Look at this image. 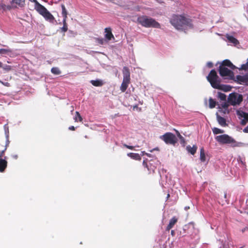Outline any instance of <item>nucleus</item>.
Returning <instances> with one entry per match:
<instances>
[{
  "label": "nucleus",
  "mask_w": 248,
  "mask_h": 248,
  "mask_svg": "<svg viewBox=\"0 0 248 248\" xmlns=\"http://www.w3.org/2000/svg\"><path fill=\"white\" fill-rule=\"evenodd\" d=\"M170 22L177 30L182 29L183 27L191 25V19L178 15H173L170 20Z\"/></svg>",
  "instance_id": "nucleus-1"
},
{
  "label": "nucleus",
  "mask_w": 248,
  "mask_h": 248,
  "mask_svg": "<svg viewBox=\"0 0 248 248\" xmlns=\"http://www.w3.org/2000/svg\"><path fill=\"white\" fill-rule=\"evenodd\" d=\"M137 22L142 26L146 28H160V24L155 19L146 16H140L137 18Z\"/></svg>",
  "instance_id": "nucleus-2"
},
{
  "label": "nucleus",
  "mask_w": 248,
  "mask_h": 248,
  "mask_svg": "<svg viewBox=\"0 0 248 248\" xmlns=\"http://www.w3.org/2000/svg\"><path fill=\"white\" fill-rule=\"evenodd\" d=\"M34 9L46 20L51 23H53L55 20L54 16L46 9V8L41 4L39 2L34 5Z\"/></svg>",
  "instance_id": "nucleus-3"
},
{
  "label": "nucleus",
  "mask_w": 248,
  "mask_h": 248,
  "mask_svg": "<svg viewBox=\"0 0 248 248\" xmlns=\"http://www.w3.org/2000/svg\"><path fill=\"white\" fill-rule=\"evenodd\" d=\"M123 73L124 78L120 89L122 92H124L126 90L130 80V73L128 68L124 66L123 68Z\"/></svg>",
  "instance_id": "nucleus-4"
},
{
  "label": "nucleus",
  "mask_w": 248,
  "mask_h": 248,
  "mask_svg": "<svg viewBox=\"0 0 248 248\" xmlns=\"http://www.w3.org/2000/svg\"><path fill=\"white\" fill-rule=\"evenodd\" d=\"M160 139L167 144L174 146L178 142L176 136L171 132H167L160 136Z\"/></svg>",
  "instance_id": "nucleus-5"
},
{
  "label": "nucleus",
  "mask_w": 248,
  "mask_h": 248,
  "mask_svg": "<svg viewBox=\"0 0 248 248\" xmlns=\"http://www.w3.org/2000/svg\"><path fill=\"white\" fill-rule=\"evenodd\" d=\"M215 139L217 141L221 144H231L233 147L237 146L236 141L232 137L229 136L228 135L224 134L219 136H217Z\"/></svg>",
  "instance_id": "nucleus-6"
},
{
  "label": "nucleus",
  "mask_w": 248,
  "mask_h": 248,
  "mask_svg": "<svg viewBox=\"0 0 248 248\" xmlns=\"http://www.w3.org/2000/svg\"><path fill=\"white\" fill-rule=\"evenodd\" d=\"M208 81L210 83L211 86L214 88L217 84L220 82V79L217 76L215 70H212L207 77Z\"/></svg>",
  "instance_id": "nucleus-7"
},
{
  "label": "nucleus",
  "mask_w": 248,
  "mask_h": 248,
  "mask_svg": "<svg viewBox=\"0 0 248 248\" xmlns=\"http://www.w3.org/2000/svg\"><path fill=\"white\" fill-rule=\"evenodd\" d=\"M242 101V95L236 93H231L228 98V102L232 106L239 105Z\"/></svg>",
  "instance_id": "nucleus-8"
},
{
  "label": "nucleus",
  "mask_w": 248,
  "mask_h": 248,
  "mask_svg": "<svg viewBox=\"0 0 248 248\" xmlns=\"http://www.w3.org/2000/svg\"><path fill=\"white\" fill-rule=\"evenodd\" d=\"M6 150V148H4L2 150H0V172H3L7 167L8 162L6 160V156H4V158H2L4 155L5 152Z\"/></svg>",
  "instance_id": "nucleus-9"
},
{
  "label": "nucleus",
  "mask_w": 248,
  "mask_h": 248,
  "mask_svg": "<svg viewBox=\"0 0 248 248\" xmlns=\"http://www.w3.org/2000/svg\"><path fill=\"white\" fill-rule=\"evenodd\" d=\"M218 71L221 77H229L231 79L234 77L233 72L224 66H219Z\"/></svg>",
  "instance_id": "nucleus-10"
},
{
  "label": "nucleus",
  "mask_w": 248,
  "mask_h": 248,
  "mask_svg": "<svg viewBox=\"0 0 248 248\" xmlns=\"http://www.w3.org/2000/svg\"><path fill=\"white\" fill-rule=\"evenodd\" d=\"M214 88L220 90L224 92H229L231 90L232 87L228 85L221 84L220 82H219Z\"/></svg>",
  "instance_id": "nucleus-11"
},
{
  "label": "nucleus",
  "mask_w": 248,
  "mask_h": 248,
  "mask_svg": "<svg viewBox=\"0 0 248 248\" xmlns=\"http://www.w3.org/2000/svg\"><path fill=\"white\" fill-rule=\"evenodd\" d=\"M11 4L13 7H23L25 5V0H12Z\"/></svg>",
  "instance_id": "nucleus-12"
},
{
  "label": "nucleus",
  "mask_w": 248,
  "mask_h": 248,
  "mask_svg": "<svg viewBox=\"0 0 248 248\" xmlns=\"http://www.w3.org/2000/svg\"><path fill=\"white\" fill-rule=\"evenodd\" d=\"M105 37L108 40L110 41L112 39H114V37L112 33L111 29L110 28H106L105 29Z\"/></svg>",
  "instance_id": "nucleus-13"
},
{
  "label": "nucleus",
  "mask_w": 248,
  "mask_h": 248,
  "mask_svg": "<svg viewBox=\"0 0 248 248\" xmlns=\"http://www.w3.org/2000/svg\"><path fill=\"white\" fill-rule=\"evenodd\" d=\"M220 66H224L225 67L226 66H227L232 70L236 68V67L232 63V62L228 59L223 61Z\"/></svg>",
  "instance_id": "nucleus-14"
},
{
  "label": "nucleus",
  "mask_w": 248,
  "mask_h": 248,
  "mask_svg": "<svg viewBox=\"0 0 248 248\" xmlns=\"http://www.w3.org/2000/svg\"><path fill=\"white\" fill-rule=\"evenodd\" d=\"M177 221L178 219L175 217H174L172 218H171L170 220L169 224L166 227V231H169L173 227V226L177 223Z\"/></svg>",
  "instance_id": "nucleus-15"
},
{
  "label": "nucleus",
  "mask_w": 248,
  "mask_h": 248,
  "mask_svg": "<svg viewBox=\"0 0 248 248\" xmlns=\"http://www.w3.org/2000/svg\"><path fill=\"white\" fill-rule=\"evenodd\" d=\"M216 114H217V121L218 124L222 126H223V127L226 126L227 125L226 124V119L224 118L219 115L217 113Z\"/></svg>",
  "instance_id": "nucleus-16"
},
{
  "label": "nucleus",
  "mask_w": 248,
  "mask_h": 248,
  "mask_svg": "<svg viewBox=\"0 0 248 248\" xmlns=\"http://www.w3.org/2000/svg\"><path fill=\"white\" fill-rule=\"evenodd\" d=\"M127 155L131 158L136 160H140L141 159L140 155L137 153H129Z\"/></svg>",
  "instance_id": "nucleus-17"
},
{
  "label": "nucleus",
  "mask_w": 248,
  "mask_h": 248,
  "mask_svg": "<svg viewBox=\"0 0 248 248\" xmlns=\"http://www.w3.org/2000/svg\"><path fill=\"white\" fill-rule=\"evenodd\" d=\"M197 149V147L195 145H194L192 147L190 145H188L186 147L187 151L192 155H194L196 153Z\"/></svg>",
  "instance_id": "nucleus-18"
},
{
  "label": "nucleus",
  "mask_w": 248,
  "mask_h": 248,
  "mask_svg": "<svg viewBox=\"0 0 248 248\" xmlns=\"http://www.w3.org/2000/svg\"><path fill=\"white\" fill-rule=\"evenodd\" d=\"M226 38L230 43H232L234 45H236L239 44L238 41L232 36L227 34L226 35Z\"/></svg>",
  "instance_id": "nucleus-19"
},
{
  "label": "nucleus",
  "mask_w": 248,
  "mask_h": 248,
  "mask_svg": "<svg viewBox=\"0 0 248 248\" xmlns=\"http://www.w3.org/2000/svg\"><path fill=\"white\" fill-rule=\"evenodd\" d=\"M236 79L240 84L247 82L246 75L244 76L237 75L236 76Z\"/></svg>",
  "instance_id": "nucleus-20"
},
{
  "label": "nucleus",
  "mask_w": 248,
  "mask_h": 248,
  "mask_svg": "<svg viewBox=\"0 0 248 248\" xmlns=\"http://www.w3.org/2000/svg\"><path fill=\"white\" fill-rule=\"evenodd\" d=\"M90 82L95 87H100L103 85V82L99 79L92 80Z\"/></svg>",
  "instance_id": "nucleus-21"
},
{
  "label": "nucleus",
  "mask_w": 248,
  "mask_h": 248,
  "mask_svg": "<svg viewBox=\"0 0 248 248\" xmlns=\"http://www.w3.org/2000/svg\"><path fill=\"white\" fill-rule=\"evenodd\" d=\"M66 20L67 18L63 19V27L61 28L60 29L62 32H65L68 31V25L66 23Z\"/></svg>",
  "instance_id": "nucleus-22"
},
{
  "label": "nucleus",
  "mask_w": 248,
  "mask_h": 248,
  "mask_svg": "<svg viewBox=\"0 0 248 248\" xmlns=\"http://www.w3.org/2000/svg\"><path fill=\"white\" fill-rule=\"evenodd\" d=\"M142 164L145 168L148 169L149 171V173H151V172L154 173V169L152 168L151 166H149L147 162V159L143 160Z\"/></svg>",
  "instance_id": "nucleus-23"
},
{
  "label": "nucleus",
  "mask_w": 248,
  "mask_h": 248,
  "mask_svg": "<svg viewBox=\"0 0 248 248\" xmlns=\"http://www.w3.org/2000/svg\"><path fill=\"white\" fill-rule=\"evenodd\" d=\"M174 130L175 131L176 134L177 136V137L180 140V142L181 144H185L186 141L184 138L180 134V132L176 129H174Z\"/></svg>",
  "instance_id": "nucleus-24"
},
{
  "label": "nucleus",
  "mask_w": 248,
  "mask_h": 248,
  "mask_svg": "<svg viewBox=\"0 0 248 248\" xmlns=\"http://www.w3.org/2000/svg\"><path fill=\"white\" fill-rule=\"evenodd\" d=\"M217 104V102L214 100L212 98L210 97L209 99V107L210 108H214L216 105Z\"/></svg>",
  "instance_id": "nucleus-25"
},
{
  "label": "nucleus",
  "mask_w": 248,
  "mask_h": 248,
  "mask_svg": "<svg viewBox=\"0 0 248 248\" xmlns=\"http://www.w3.org/2000/svg\"><path fill=\"white\" fill-rule=\"evenodd\" d=\"M205 154L204 153V150L203 148H202L200 149V160L202 162H205Z\"/></svg>",
  "instance_id": "nucleus-26"
},
{
  "label": "nucleus",
  "mask_w": 248,
  "mask_h": 248,
  "mask_svg": "<svg viewBox=\"0 0 248 248\" xmlns=\"http://www.w3.org/2000/svg\"><path fill=\"white\" fill-rule=\"evenodd\" d=\"M61 7H62V14L63 17V19L67 18L68 13H67V10L66 9V8H65L64 5L62 4Z\"/></svg>",
  "instance_id": "nucleus-27"
},
{
  "label": "nucleus",
  "mask_w": 248,
  "mask_h": 248,
  "mask_svg": "<svg viewBox=\"0 0 248 248\" xmlns=\"http://www.w3.org/2000/svg\"><path fill=\"white\" fill-rule=\"evenodd\" d=\"M12 52V50L10 49H0V54H7L9 55V53Z\"/></svg>",
  "instance_id": "nucleus-28"
},
{
  "label": "nucleus",
  "mask_w": 248,
  "mask_h": 248,
  "mask_svg": "<svg viewBox=\"0 0 248 248\" xmlns=\"http://www.w3.org/2000/svg\"><path fill=\"white\" fill-rule=\"evenodd\" d=\"M51 72L54 75H60L61 73V71L58 67H53L51 69Z\"/></svg>",
  "instance_id": "nucleus-29"
},
{
  "label": "nucleus",
  "mask_w": 248,
  "mask_h": 248,
  "mask_svg": "<svg viewBox=\"0 0 248 248\" xmlns=\"http://www.w3.org/2000/svg\"><path fill=\"white\" fill-rule=\"evenodd\" d=\"M212 131L213 133L216 135L224 133V131L223 130H221L217 127H214L212 129Z\"/></svg>",
  "instance_id": "nucleus-30"
},
{
  "label": "nucleus",
  "mask_w": 248,
  "mask_h": 248,
  "mask_svg": "<svg viewBox=\"0 0 248 248\" xmlns=\"http://www.w3.org/2000/svg\"><path fill=\"white\" fill-rule=\"evenodd\" d=\"M74 119L76 122H78V121L82 122V118L78 111L76 112V116Z\"/></svg>",
  "instance_id": "nucleus-31"
},
{
  "label": "nucleus",
  "mask_w": 248,
  "mask_h": 248,
  "mask_svg": "<svg viewBox=\"0 0 248 248\" xmlns=\"http://www.w3.org/2000/svg\"><path fill=\"white\" fill-rule=\"evenodd\" d=\"M218 97L222 101H226V95L222 93L218 92Z\"/></svg>",
  "instance_id": "nucleus-32"
},
{
  "label": "nucleus",
  "mask_w": 248,
  "mask_h": 248,
  "mask_svg": "<svg viewBox=\"0 0 248 248\" xmlns=\"http://www.w3.org/2000/svg\"><path fill=\"white\" fill-rule=\"evenodd\" d=\"M95 40L96 42L100 45H103L105 42V40L102 38H96Z\"/></svg>",
  "instance_id": "nucleus-33"
},
{
  "label": "nucleus",
  "mask_w": 248,
  "mask_h": 248,
  "mask_svg": "<svg viewBox=\"0 0 248 248\" xmlns=\"http://www.w3.org/2000/svg\"><path fill=\"white\" fill-rule=\"evenodd\" d=\"M2 68L6 71H9L12 70V66L9 65H5L4 66L2 65Z\"/></svg>",
  "instance_id": "nucleus-34"
},
{
  "label": "nucleus",
  "mask_w": 248,
  "mask_h": 248,
  "mask_svg": "<svg viewBox=\"0 0 248 248\" xmlns=\"http://www.w3.org/2000/svg\"><path fill=\"white\" fill-rule=\"evenodd\" d=\"M241 69L245 70H246L248 69V58L246 63L243 64L241 65Z\"/></svg>",
  "instance_id": "nucleus-35"
},
{
  "label": "nucleus",
  "mask_w": 248,
  "mask_h": 248,
  "mask_svg": "<svg viewBox=\"0 0 248 248\" xmlns=\"http://www.w3.org/2000/svg\"><path fill=\"white\" fill-rule=\"evenodd\" d=\"M123 146L130 150H134V146L128 145L125 143L123 144Z\"/></svg>",
  "instance_id": "nucleus-36"
},
{
  "label": "nucleus",
  "mask_w": 248,
  "mask_h": 248,
  "mask_svg": "<svg viewBox=\"0 0 248 248\" xmlns=\"http://www.w3.org/2000/svg\"><path fill=\"white\" fill-rule=\"evenodd\" d=\"M0 83H1L2 85L6 87H10V84L8 82H3L0 80Z\"/></svg>",
  "instance_id": "nucleus-37"
},
{
  "label": "nucleus",
  "mask_w": 248,
  "mask_h": 248,
  "mask_svg": "<svg viewBox=\"0 0 248 248\" xmlns=\"http://www.w3.org/2000/svg\"><path fill=\"white\" fill-rule=\"evenodd\" d=\"M242 116L244 118V120H245L246 121H248V113L243 112V115H242Z\"/></svg>",
  "instance_id": "nucleus-38"
},
{
  "label": "nucleus",
  "mask_w": 248,
  "mask_h": 248,
  "mask_svg": "<svg viewBox=\"0 0 248 248\" xmlns=\"http://www.w3.org/2000/svg\"><path fill=\"white\" fill-rule=\"evenodd\" d=\"M221 106L223 108L226 109L228 108L229 105L227 102H224L221 104Z\"/></svg>",
  "instance_id": "nucleus-39"
},
{
  "label": "nucleus",
  "mask_w": 248,
  "mask_h": 248,
  "mask_svg": "<svg viewBox=\"0 0 248 248\" xmlns=\"http://www.w3.org/2000/svg\"><path fill=\"white\" fill-rule=\"evenodd\" d=\"M207 66L209 67V68H212L213 67V64L212 62H208L207 63Z\"/></svg>",
  "instance_id": "nucleus-40"
},
{
  "label": "nucleus",
  "mask_w": 248,
  "mask_h": 248,
  "mask_svg": "<svg viewBox=\"0 0 248 248\" xmlns=\"http://www.w3.org/2000/svg\"><path fill=\"white\" fill-rule=\"evenodd\" d=\"M243 132L248 133V125L243 129Z\"/></svg>",
  "instance_id": "nucleus-41"
},
{
  "label": "nucleus",
  "mask_w": 248,
  "mask_h": 248,
  "mask_svg": "<svg viewBox=\"0 0 248 248\" xmlns=\"http://www.w3.org/2000/svg\"><path fill=\"white\" fill-rule=\"evenodd\" d=\"M69 129L74 131L75 130V127L74 126H71L69 127Z\"/></svg>",
  "instance_id": "nucleus-42"
},
{
  "label": "nucleus",
  "mask_w": 248,
  "mask_h": 248,
  "mask_svg": "<svg viewBox=\"0 0 248 248\" xmlns=\"http://www.w3.org/2000/svg\"><path fill=\"white\" fill-rule=\"evenodd\" d=\"M155 150H157V151H158L159 149H158V148L156 147V148H155L151 150L150 151V152H153L154 151H155Z\"/></svg>",
  "instance_id": "nucleus-43"
},
{
  "label": "nucleus",
  "mask_w": 248,
  "mask_h": 248,
  "mask_svg": "<svg viewBox=\"0 0 248 248\" xmlns=\"http://www.w3.org/2000/svg\"><path fill=\"white\" fill-rule=\"evenodd\" d=\"M246 122H247V121H246L245 120H243L242 121V122H241V124H243V125H245V124H246Z\"/></svg>",
  "instance_id": "nucleus-44"
},
{
  "label": "nucleus",
  "mask_w": 248,
  "mask_h": 248,
  "mask_svg": "<svg viewBox=\"0 0 248 248\" xmlns=\"http://www.w3.org/2000/svg\"><path fill=\"white\" fill-rule=\"evenodd\" d=\"M30 1L33 2L34 3V5L36 4L37 2H38V1L37 0H29Z\"/></svg>",
  "instance_id": "nucleus-45"
},
{
  "label": "nucleus",
  "mask_w": 248,
  "mask_h": 248,
  "mask_svg": "<svg viewBox=\"0 0 248 248\" xmlns=\"http://www.w3.org/2000/svg\"><path fill=\"white\" fill-rule=\"evenodd\" d=\"M151 166V168H154V170L155 169V166H153V164L152 163H150V166Z\"/></svg>",
  "instance_id": "nucleus-46"
},
{
  "label": "nucleus",
  "mask_w": 248,
  "mask_h": 248,
  "mask_svg": "<svg viewBox=\"0 0 248 248\" xmlns=\"http://www.w3.org/2000/svg\"><path fill=\"white\" fill-rule=\"evenodd\" d=\"M224 198L226 199H227V193L224 192L223 194Z\"/></svg>",
  "instance_id": "nucleus-47"
},
{
  "label": "nucleus",
  "mask_w": 248,
  "mask_h": 248,
  "mask_svg": "<svg viewBox=\"0 0 248 248\" xmlns=\"http://www.w3.org/2000/svg\"><path fill=\"white\" fill-rule=\"evenodd\" d=\"M145 155H147L148 157H151V155L148 153H145Z\"/></svg>",
  "instance_id": "nucleus-48"
},
{
  "label": "nucleus",
  "mask_w": 248,
  "mask_h": 248,
  "mask_svg": "<svg viewBox=\"0 0 248 248\" xmlns=\"http://www.w3.org/2000/svg\"><path fill=\"white\" fill-rule=\"evenodd\" d=\"M174 233H175V232H174V231L172 230V231H171V235H174Z\"/></svg>",
  "instance_id": "nucleus-49"
},
{
  "label": "nucleus",
  "mask_w": 248,
  "mask_h": 248,
  "mask_svg": "<svg viewBox=\"0 0 248 248\" xmlns=\"http://www.w3.org/2000/svg\"><path fill=\"white\" fill-rule=\"evenodd\" d=\"M246 78H247V81L248 82V74L246 75Z\"/></svg>",
  "instance_id": "nucleus-50"
},
{
  "label": "nucleus",
  "mask_w": 248,
  "mask_h": 248,
  "mask_svg": "<svg viewBox=\"0 0 248 248\" xmlns=\"http://www.w3.org/2000/svg\"><path fill=\"white\" fill-rule=\"evenodd\" d=\"M1 67H2V63L1 62H0V68Z\"/></svg>",
  "instance_id": "nucleus-51"
},
{
  "label": "nucleus",
  "mask_w": 248,
  "mask_h": 248,
  "mask_svg": "<svg viewBox=\"0 0 248 248\" xmlns=\"http://www.w3.org/2000/svg\"><path fill=\"white\" fill-rule=\"evenodd\" d=\"M170 194H167V199H169V198L170 197Z\"/></svg>",
  "instance_id": "nucleus-52"
},
{
  "label": "nucleus",
  "mask_w": 248,
  "mask_h": 248,
  "mask_svg": "<svg viewBox=\"0 0 248 248\" xmlns=\"http://www.w3.org/2000/svg\"><path fill=\"white\" fill-rule=\"evenodd\" d=\"M141 153L142 155H144L145 153H146L145 151H142Z\"/></svg>",
  "instance_id": "nucleus-53"
},
{
  "label": "nucleus",
  "mask_w": 248,
  "mask_h": 248,
  "mask_svg": "<svg viewBox=\"0 0 248 248\" xmlns=\"http://www.w3.org/2000/svg\"><path fill=\"white\" fill-rule=\"evenodd\" d=\"M189 209V207H187V206L185 207V209H186V210H187V209Z\"/></svg>",
  "instance_id": "nucleus-54"
},
{
  "label": "nucleus",
  "mask_w": 248,
  "mask_h": 248,
  "mask_svg": "<svg viewBox=\"0 0 248 248\" xmlns=\"http://www.w3.org/2000/svg\"><path fill=\"white\" fill-rule=\"evenodd\" d=\"M223 248H227L225 246H223Z\"/></svg>",
  "instance_id": "nucleus-55"
}]
</instances>
